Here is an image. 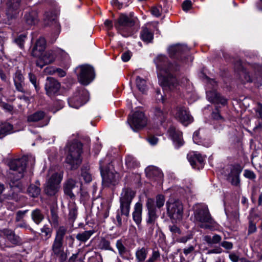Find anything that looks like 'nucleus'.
Instances as JSON below:
<instances>
[{
  "label": "nucleus",
  "instance_id": "obj_58",
  "mask_svg": "<svg viewBox=\"0 0 262 262\" xmlns=\"http://www.w3.org/2000/svg\"><path fill=\"white\" fill-rule=\"evenodd\" d=\"M151 14L158 17H159L161 14L162 8L161 7H153L151 9Z\"/></svg>",
  "mask_w": 262,
  "mask_h": 262
},
{
  "label": "nucleus",
  "instance_id": "obj_3",
  "mask_svg": "<svg viewBox=\"0 0 262 262\" xmlns=\"http://www.w3.org/2000/svg\"><path fill=\"white\" fill-rule=\"evenodd\" d=\"M26 165L25 158L12 159L9 162L10 169L8 177L11 181L10 185L11 188L19 187V183L17 182L23 177Z\"/></svg>",
  "mask_w": 262,
  "mask_h": 262
},
{
  "label": "nucleus",
  "instance_id": "obj_64",
  "mask_svg": "<svg viewBox=\"0 0 262 262\" xmlns=\"http://www.w3.org/2000/svg\"><path fill=\"white\" fill-rule=\"evenodd\" d=\"M212 117L216 120H223V117L221 116L217 110L212 112Z\"/></svg>",
  "mask_w": 262,
  "mask_h": 262
},
{
  "label": "nucleus",
  "instance_id": "obj_56",
  "mask_svg": "<svg viewBox=\"0 0 262 262\" xmlns=\"http://www.w3.org/2000/svg\"><path fill=\"white\" fill-rule=\"evenodd\" d=\"M244 176L250 180H254L256 177L253 171L248 169H245L244 170Z\"/></svg>",
  "mask_w": 262,
  "mask_h": 262
},
{
  "label": "nucleus",
  "instance_id": "obj_54",
  "mask_svg": "<svg viewBox=\"0 0 262 262\" xmlns=\"http://www.w3.org/2000/svg\"><path fill=\"white\" fill-rule=\"evenodd\" d=\"M16 223V228H20L24 229L25 230H31V228L30 227V226L27 224V222L25 220Z\"/></svg>",
  "mask_w": 262,
  "mask_h": 262
},
{
  "label": "nucleus",
  "instance_id": "obj_55",
  "mask_svg": "<svg viewBox=\"0 0 262 262\" xmlns=\"http://www.w3.org/2000/svg\"><path fill=\"white\" fill-rule=\"evenodd\" d=\"M29 78L30 81L33 84L36 91H38L39 90V88L37 84L36 76L32 73H30L29 74Z\"/></svg>",
  "mask_w": 262,
  "mask_h": 262
},
{
  "label": "nucleus",
  "instance_id": "obj_30",
  "mask_svg": "<svg viewBox=\"0 0 262 262\" xmlns=\"http://www.w3.org/2000/svg\"><path fill=\"white\" fill-rule=\"evenodd\" d=\"M187 159L192 166L194 167L198 163L202 164L204 162V157L199 153L191 152L187 155Z\"/></svg>",
  "mask_w": 262,
  "mask_h": 262
},
{
  "label": "nucleus",
  "instance_id": "obj_22",
  "mask_svg": "<svg viewBox=\"0 0 262 262\" xmlns=\"http://www.w3.org/2000/svg\"><path fill=\"white\" fill-rule=\"evenodd\" d=\"M46 119V123L42 125H46L49 122V119L47 118L46 113L43 111H37L27 117L28 122H37L43 119Z\"/></svg>",
  "mask_w": 262,
  "mask_h": 262
},
{
  "label": "nucleus",
  "instance_id": "obj_20",
  "mask_svg": "<svg viewBox=\"0 0 262 262\" xmlns=\"http://www.w3.org/2000/svg\"><path fill=\"white\" fill-rule=\"evenodd\" d=\"M116 247L118 249L119 255L122 259L129 260L132 258L130 250L125 247L122 239L117 241Z\"/></svg>",
  "mask_w": 262,
  "mask_h": 262
},
{
  "label": "nucleus",
  "instance_id": "obj_63",
  "mask_svg": "<svg viewBox=\"0 0 262 262\" xmlns=\"http://www.w3.org/2000/svg\"><path fill=\"white\" fill-rule=\"evenodd\" d=\"M121 215H122V214L121 213L120 210H118L117 211V215H116V220H117V225L118 227H121L122 224Z\"/></svg>",
  "mask_w": 262,
  "mask_h": 262
},
{
  "label": "nucleus",
  "instance_id": "obj_42",
  "mask_svg": "<svg viewBox=\"0 0 262 262\" xmlns=\"http://www.w3.org/2000/svg\"><path fill=\"white\" fill-rule=\"evenodd\" d=\"M40 189L36 185L31 184L28 189V193L33 198L37 197L40 194Z\"/></svg>",
  "mask_w": 262,
  "mask_h": 262
},
{
  "label": "nucleus",
  "instance_id": "obj_13",
  "mask_svg": "<svg viewBox=\"0 0 262 262\" xmlns=\"http://www.w3.org/2000/svg\"><path fill=\"white\" fill-rule=\"evenodd\" d=\"M243 170V167L239 164L231 165L227 176L228 180L232 185L237 186L240 183L239 176Z\"/></svg>",
  "mask_w": 262,
  "mask_h": 262
},
{
  "label": "nucleus",
  "instance_id": "obj_9",
  "mask_svg": "<svg viewBox=\"0 0 262 262\" xmlns=\"http://www.w3.org/2000/svg\"><path fill=\"white\" fill-rule=\"evenodd\" d=\"M166 205L168 215L171 219L175 221H180L182 219L183 207L180 201L169 200Z\"/></svg>",
  "mask_w": 262,
  "mask_h": 262
},
{
  "label": "nucleus",
  "instance_id": "obj_47",
  "mask_svg": "<svg viewBox=\"0 0 262 262\" xmlns=\"http://www.w3.org/2000/svg\"><path fill=\"white\" fill-rule=\"evenodd\" d=\"M41 232L42 234V236L45 237L46 240L48 239L51 236L52 229L47 225L43 226L41 229Z\"/></svg>",
  "mask_w": 262,
  "mask_h": 262
},
{
  "label": "nucleus",
  "instance_id": "obj_10",
  "mask_svg": "<svg viewBox=\"0 0 262 262\" xmlns=\"http://www.w3.org/2000/svg\"><path fill=\"white\" fill-rule=\"evenodd\" d=\"M136 18L134 17L133 13L129 15L121 13L114 24L115 27L118 30H125L131 28L135 24Z\"/></svg>",
  "mask_w": 262,
  "mask_h": 262
},
{
  "label": "nucleus",
  "instance_id": "obj_2",
  "mask_svg": "<svg viewBox=\"0 0 262 262\" xmlns=\"http://www.w3.org/2000/svg\"><path fill=\"white\" fill-rule=\"evenodd\" d=\"M100 169L104 186H115L119 183L120 174L114 170L110 157H106L100 161Z\"/></svg>",
  "mask_w": 262,
  "mask_h": 262
},
{
  "label": "nucleus",
  "instance_id": "obj_59",
  "mask_svg": "<svg viewBox=\"0 0 262 262\" xmlns=\"http://www.w3.org/2000/svg\"><path fill=\"white\" fill-rule=\"evenodd\" d=\"M192 8V3L190 1L186 0L182 4L183 10L185 11H187Z\"/></svg>",
  "mask_w": 262,
  "mask_h": 262
},
{
  "label": "nucleus",
  "instance_id": "obj_28",
  "mask_svg": "<svg viewBox=\"0 0 262 262\" xmlns=\"http://www.w3.org/2000/svg\"><path fill=\"white\" fill-rule=\"evenodd\" d=\"M142 204L140 202L135 204L133 212V219L137 225H139L142 221Z\"/></svg>",
  "mask_w": 262,
  "mask_h": 262
},
{
  "label": "nucleus",
  "instance_id": "obj_46",
  "mask_svg": "<svg viewBox=\"0 0 262 262\" xmlns=\"http://www.w3.org/2000/svg\"><path fill=\"white\" fill-rule=\"evenodd\" d=\"M235 68L236 70L241 72L242 74L245 75V80L247 82H252V79L249 75L247 74L246 71L243 69V67L241 64V61L237 62L235 65Z\"/></svg>",
  "mask_w": 262,
  "mask_h": 262
},
{
  "label": "nucleus",
  "instance_id": "obj_18",
  "mask_svg": "<svg viewBox=\"0 0 262 262\" xmlns=\"http://www.w3.org/2000/svg\"><path fill=\"white\" fill-rule=\"evenodd\" d=\"M145 171L146 177L151 180L161 181L163 177L161 170L154 166H148Z\"/></svg>",
  "mask_w": 262,
  "mask_h": 262
},
{
  "label": "nucleus",
  "instance_id": "obj_50",
  "mask_svg": "<svg viewBox=\"0 0 262 262\" xmlns=\"http://www.w3.org/2000/svg\"><path fill=\"white\" fill-rule=\"evenodd\" d=\"M165 203V197L162 194H158L156 197V205L158 208L162 207Z\"/></svg>",
  "mask_w": 262,
  "mask_h": 262
},
{
  "label": "nucleus",
  "instance_id": "obj_49",
  "mask_svg": "<svg viewBox=\"0 0 262 262\" xmlns=\"http://www.w3.org/2000/svg\"><path fill=\"white\" fill-rule=\"evenodd\" d=\"M28 212V210H19L16 212L15 222H19L24 221L26 214Z\"/></svg>",
  "mask_w": 262,
  "mask_h": 262
},
{
  "label": "nucleus",
  "instance_id": "obj_8",
  "mask_svg": "<svg viewBox=\"0 0 262 262\" xmlns=\"http://www.w3.org/2000/svg\"><path fill=\"white\" fill-rule=\"evenodd\" d=\"M195 219L197 221L201 223L200 227L202 228L210 229L215 224V222L211 217L209 210L207 207H202L196 210Z\"/></svg>",
  "mask_w": 262,
  "mask_h": 262
},
{
  "label": "nucleus",
  "instance_id": "obj_23",
  "mask_svg": "<svg viewBox=\"0 0 262 262\" xmlns=\"http://www.w3.org/2000/svg\"><path fill=\"white\" fill-rule=\"evenodd\" d=\"M168 133L173 142L178 146L183 144L182 133L181 132L177 130L175 127L172 126L168 129Z\"/></svg>",
  "mask_w": 262,
  "mask_h": 262
},
{
  "label": "nucleus",
  "instance_id": "obj_16",
  "mask_svg": "<svg viewBox=\"0 0 262 262\" xmlns=\"http://www.w3.org/2000/svg\"><path fill=\"white\" fill-rule=\"evenodd\" d=\"M60 88V83L53 78H48L45 85L47 94L51 97L58 92Z\"/></svg>",
  "mask_w": 262,
  "mask_h": 262
},
{
  "label": "nucleus",
  "instance_id": "obj_44",
  "mask_svg": "<svg viewBox=\"0 0 262 262\" xmlns=\"http://www.w3.org/2000/svg\"><path fill=\"white\" fill-rule=\"evenodd\" d=\"M62 179V175L60 173L57 172L54 173L51 177L48 179V181L51 180V183L52 184H56V185L59 186L61 180Z\"/></svg>",
  "mask_w": 262,
  "mask_h": 262
},
{
  "label": "nucleus",
  "instance_id": "obj_4",
  "mask_svg": "<svg viewBox=\"0 0 262 262\" xmlns=\"http://www.w3.org/2000/svg\"><path fill=\"white\" fill-rule=\"evenodd\" d=\"M66 151V163L71 166L72 169L77 168L82 161V144L77 141L69 143Z\"/></svg>",
  "mask_w": 262,
  "mask_h": 262
},
{
  "label": "nucleus",
  "instance_id": "obj_48",
  "mask_svg": "<svg viewBox=\"0 0 262 262\" xmlns=\"http://www.w3.org/2000/svg\"><path fill=\"white\" fill-rule=\"evenodd\" d=\"M160 259V253L158 250H154L147 262H156Z\"/></svg>",
  "mask_w": 262,
  "mask_h": 262
},
{
  "label": "nucleus",
  "instance_id": "obj_21",
  "mask_svg": "<svg viewBox=\"0 0 262 262\" xmlns=\"http://www.w3.org/2000/svg\"><path fill=\"white\" fill-rule=\"evenodd\" d=\"M13 81L15 89L18 92L25 93L24 86L25 85L24 77L21 73V71L17 70L14 76Z\"/></svg>",
  "mask_w": 262,
  "mask_h": 262
},
{
  "label": "nucleus",
  "instance_id": "obj_53",
  "mask_svg": "<svg viewBox=\"0 0 262 262\" xmlns=\"http://www.w3.org/2000/svg\"><path fill=\"white\" fill-rule=\"evenodd\" d=\"M257 230L256 223L250 220L249 222V226L248 230V234L250 235L255 233Z\"/></svg>",
  "mask_w": 262,
  "mask_h": 262
},
{
  "label": "nucleus",
  "instance_id": "obj_31",
  "mask_svg": "<svg viewBox=\"0 0 262 262\" xmlns=\"http://www.w3.org/2000/svg\"><path fill=\"white\" fill-rule=\"evenodd\" d=\"M148 253V249L147 247H143L137 248L135 252L137 262H144L147 258Z\"/></svg>",
  "mask_w": 262,
  "mask_h": 262
},
{
  "label": "nucleus",
  "instance_id": "obj_36",
  "mask_svg": "<svg viewBox=\"0 0 262 262\" xmlns=\"http://www.w3.org/2000/svg\"><path fill=\"white\" fill-rule=\"evenodd\" d=\"M94 233L95 231L94 230L85 231L78 233L76 236V238L78 241L85 243L90 239Z\"/></svg>",
  "mask_w": 262,
  "mask_h": 262
},
{
  "label": "nucleus",
  "instance_id": "obj_39",
  "mask_svg": "<svg viewBox=\"0 0 262 262\" xmlns=\"http://www.w3.org/2000/svg\"><path fill=\"white\" fill-rule=\"evenodd\" d=\"M56 16L51 11L47 12L43 16V24L45 26H49L55 23Z\"/></svg>",
  "mask_w": 262,
  "mask_h": 262
},
{
  "label": "nucleus",
  "instance_id": "obj_25",
  "mask_svg": "<svg viewBox=\"0 0 262 262\" xmlns=\"http://www.w3.org/2000/svg\"><path fill=\"white\" fill-rule=\"evenodd\" d=\"M167 111L164 107H156L154 111V118L155 121L160 123H163L167 118Z\"/></svg>",
  "mask_w": 262,
  "mask_h": 262
},
{
  "label": "nucleus",
  "instance_id": "obj_33",
  "mask_svg": "<svg viewBox=\"0 0 262 262\" xmlns=\"http://www.w3.org/2000/svg\"><path fill=\"white\" fill-rule=\"evenodd\" d=\"M13 132V125L9 123H0V139Z\"/></svg>",
  "mask_w": 262,
  "mask_h": 262
},
{
  "label": "nucleus",
  "instance_id": "obj_61",
  "mask_svg": "<svg viewBox=\"0 0 262 262\" xmlns=\"http://www.w3.org/2000/svg\"><path fill=\"white\" fill-rule=\"evenodd\" d=\"M130 57L131 53L129 51H127L122 54L121 58L124 62H127L130 59Z\"/></svg>",
  "mask_w": 262,
  "mask_h": 262
},
{
  "label": "nucleus",
  "instance_id": "obj_43",
  "mask_svg": "<svg viewBox=\"0 0 262 262\" xmlns=\"http://www.w3.org/2000/svg\"><path fill=\"white\" fill-rule=\"evenodd\" d=\"M98 247L101 250H110L114 251V249L111 247L110 245V241L103 238H102L98 245Z\"/></svg>",
  "mask_w": 262,
  "mask_h": 262
},
{
  "label": "nucleus",
  "instance_id": "obj_14",
  "mask_svg": "<svg viewBox=\"0 0 262 262\" xmlns=\"http://www.w3.org/2000/svg\"><path fill=\"white\" fill-rule=\"evenodd\" d=\"M20 0H8L6 3V14L8 18H13L20 12Z\"/></svg>",
  "mask_w": 262,
  "mask_h": 262
},
{
  "label": "nucleus",
  "instance_id": "obj_62",
  "mask_svg": "<svg viewBox=\"0 0 262 262\" xmlns=\"http://www.w3.org/2000/svg\"><path fill=\"white\" fill-rule=\"evenodd\" d=\"M256 114L258 117L262 119V104L258 103L255 108Z\"/></svg>",
  "mask_w": 262,
  "mask_h": 262
},
{
  "label": "nucleus",
  "instance_id": "obj_40",
  "mask_svg": "<svg viewBox=\"0 0 262 262\" xmlns=\"http://www.w3.org/2000/svg\"><path fill=\"white\" fill-rule=\"evenodd\" d=\"M203 240L208 245H212L220 243L222 237L218 234H214L213 236L205 235L203 237Z\"/></svg>",
  "mask_w": 262,
  "mask_h": 262
},
{
  "label": "nucleus",
  "instance_id": "obj_7",
  "mask_svg": "<svg viewBox=\"0 0 262 262\" xmlns=\"http://www.w3.org/2000/svg\"><path fill=\"white\" fill-rule=\"evenodd\" d=\"M89 93L83 88H78L68 99L70 107L78 108L85 104L89 100Z\"/></svg>",
  "mask_w": 262,
  "mask_h": 262
},
{
  "label": "nucleus",
  "instance_id": "obj_26",
  "mask_svg": "<svg viewBox=\"0 0 262 262\" xmlns=\"http://www.w3.org/2000/svg\"><path fill=\"white\" fill-rule=\"evenodd\" d=\"M76 181L72 179H68L64 183V193L71 199H74L75 198V195L73 190L76 188Z\"/></svg>",
  "mask_w": 262,
  "mask_h": 262
},
{
  "label": "nucleus",
  "instance_id": "obj_15",
  "mask_svg": "<svg viewBox=\"0 0 262 262\" xmlns=\"http://www.w3.org/2000/svg\"><path fill=\"white\" fill-rule=\"evenodd\" d=\"M175 116L185 126L190 123L193 120L192 117L185 107H178Z\"/></svg>",
  "mask_w": 262,
  "mask_h": 262
},
{
  "label": "nucleus",
  "instance_id": "obj_27",
  "mask_svg": "<svg viewBox=\"0 0 262 262\" xmlns=\"http://www.w3.org/2000/svg\"><path fill=\"white\" fill-rule=\"evenodd\" d=\"M24 20L29 26L36 25L38 22V14L36 11L27 12L24 15Z\"/></svg>",
  "mask_w": 262,
  "mask_h": 262
},
{
  "label": "nucleus",
  "instance_id": "obj_57",
  "mask_svg": "<svg viewBox=\"0 0 262 262\" xmlns=\"http://www.w3.org/2000/svg\"><path fill=\"white\" fill-rule=\"evenodd\" d=\"M77 214V209L75 208H72L70 210L69 214V220L73 222L76 218Z\"/></svg>",
  "mask_w": 262,
  "mask_h": 262
},
{
  "label": "nucleus",
  "instance_id": "obj_60",
  "mask_svg": "<svg viewBox=\"0 0 262 262\" xmlns=\"http://www.w3.org/2000/svg\"><path fill=\"white\" fill-rule=\"evenodd\" d=\"M195 246L190 245L188 247H186L183 249V252L185 255H187L189 254H191L194 251Z\"/></svg>",
  "mask_w": 262,
  "mask_h": 262
},
{
  "label": "nucleus",
  "instance_id": "obj_19",
  "mask_svg": "<svg viewBox=\"0 0 262 262\" xmlns=\"http://www.w3.org/2000/svg\"><path fill=\"white\" fill-rule=\"evenodd\" d=\"M46 41L43 37H39L36 41L32 51V55L36 57H41L46 49Z\"/></svg>",
  "mask_w": 262,
  "mask_h": 262
},
{
  "label": "nucleus",
  "instance_id": "obj_34",
  "mask_svg": "<svg viewBox=\"0 0 262 262\" xmlns=\"http://www.w3.org/2000/svg\"><path fill=\"white\" fill-rule=\"evenodd\" d=\"M57 55V52L54 50L47 51L45 54L41 57V59L45 64H50L55 59Z\"/></svg>",
  "mask_w": 262,
  "mask_h": 262
},
{
  "label": "nucleus",
  "instance_id": "obj_12",
  "mask_svg": "<svg viewBox=\"0 0 262 262\" xmlns=\"http://www.w3.org/2000/svg\"><path fill=\"white\" fill-rule=\"evenodd\" d=\"M79 70L78 79L83 85H88L94 78L93 68L88 65L81 66L77 68Z\"/></svg>",
  "mask_w": 262,
  "mask_h": 262
},
{
  "label": "nucleus",
  "instance_id": "obj_45",
  "mask_svg": "<svg viewBox=\"0 0 262 262\" xmlns=\"http://www.w3.org/2000/svg\"><path fill=\"white\" fill-rule=\"evenodd\" d=\"M136 85L141 92H144L146 89L145 80L139 76L136 78Z\"/></svg>",
  "mask_w": 262,
  "mask_h": 262
},
{
  "label": "nucleus",
  "instance_id": "obj_24",
  "mask_svg": "<svg viewBox=\"0 0 262 262\" xmlns=\"http://www.w3.org/2000/svg\"><path fill=\"white\" fill-rule=\"evenodd\" d=\"M207 97L208 100L211 102L216 103H221L225 105L227 102V100L222 97L219 93L215 90L207 91L206 92Z\"/></svg>",
  "mask_w": 262,
  "mask_h": 262
},
{
  "label": "nucleus",
  "instance_id": "obj_52",
  "mask_svg": "<svg viewBox=\"0 0 262 262\" xmlns=\"http://www.w3.org/2000/svg\"><path fill=\"white\" fill-rule=\"evenodd\" d=\"M81 176L86 183L91 182L92 180V176L86 169H82Z\"/></svg>",
  "mask_w": 262,
  "mask_h": 262
},
{
  "label": "nucleus",
  "instance_id": "obj_17",
  "mask_svg": "<svg viewBox=\"0 0 262 262\" xmlns=\"http://www.w3.org/2000/svg\"><path fill=\"white\" fill-rule=\"evenodd\" d=\"M146 207L148 209V219L147 223L148 224H154L158 217L156 214V208L155 206L154 199L148 198L146 202Z\"/></svg>",
  "mask_w": 262,
  "mask_h": 262
},
{
  "label": "nucleus",
  "instance_id": "obj_37",
  "mask_svg": "<svg viewBox=\"0 0 262 262\" xmlns=\"http://www.w3.org/2000/svg\"><path fill=\"white\" fill-rule=\"evenodd\" d=\"M59 186L52 184L51 181H48L45 188L46 193L50 196L55 195L58 190Z\"/></svg>",
  "mask_w": 262,
  "mask_h": 262
},
{
  "label": "nucleus",
  "instance_id": "obj_11",
  "mask_svg": "<svg viewBox=\"0 0 262 262\" xmlns=\"http://www.w3.org/2000/svg\"><path fill=\"white\" fill-rule=\"evenodd\" d=\"M130 127L134 131H137L145 127L147 124V118L142 112H135L128 120Z\"/></svg>",
  "mask_w": 262,
  "mask_h": 262
},
{
  "label": "nucleus",
  "instance_id": "obj_29",
  "mask_svg": "<svg viewBox=\"0 0 262 262\" xmlns=\"http://www.w3.org/2000/svg\"><path fill=\"white\" fill-rule=\"evenodd\" d=\"M187 50L186 46L177 44L170 46L168 49V52L171 57H178L180 54L185 53Z\"/></svg>",
  "mask_w": 262,
  "mask_h": 262
},
{
  "label": "nucleus",
  "instance_id": "obj_41",
  "mask_svg": "<svg viewBox=\"0 0 262 262\" xmlns=\"http://www.w3.org/2000/svg\"><path fill=\"white\" fill-rule=\"evenodd\" d=\"M125 164L129 168H134L138 167L139 163L132 156H127L125 158Z\"/></svg>",
  "mask_w": 262,
  "mask_h": 262
},
{
  "label": "nucleus",
  "instance_id": "obj_5",
  "mask_svg": "<svg viewBox=\"0 0 262 262\" xmlns=\"http://www.w3.org/2000/svg\"><path fill=\"white\" fill-rule=\"evenodd\" d=\"M67 231L64 226H60L56 232V235L53 242L51 250L52 256L58 257L60 262H64L67 259V254L64 251L63 238Z\"/></svg>",
  "mask_w": 262,
  "mask_h": 262
},
{
  "label": "nucleus",
  "instance_id": "obj_35",
  "mask_svg": "<svg viewBox=\"0 0 262 262\" xmlns=\"http://www.w3.org/2000/svg\"><path fill=\"white\" fill-rule=\"evenodd\" d=\"M4 234L6 238L13 244H17L20 242V238L14 232L10 229H5Z\"/></svg>",
  "mask_w": 262,
  "mask_h": 262
},
{
  "label": "nucleus",
  "instance_id": "obj_32",
  "mask_svg": "<svg viewBox=\"0 0 262 262\" xmlns=\"http://www.w3.org/2000/svg\"><path fill=\"white\" fill-rule=\"evenodd\" d=\"M140 38L146 43L151 42L154 38V33L147 27H143L140 32Z\"/></svg>",
  "mask_w": 262,
  "mask_h": 262
},
{
  "label": "nucleus",
  "instance_id": "obj_51",
  "mask_svg": "<svg viewBox=\"0 0 262 262\" xmlns=\"http://www.w3.org/2000/svg\"><path fill=\"white\" fill-rule=\"evenodd\" d=\"M26 38V34H20L17 36L14 40L15 42L20 48H22L24 47V42Z\"/></svg>",
  "mask_w": 262,
  "mask_h": 262
},
{
  "label": "nucleus",
  "instance_id": "obj_1",
  "mask_svg": "<svg viewBox=\"0 0 262 262\" xmlns=\"http://www.w3.org/2000/svg\"><path fill=\"white\" fill-rule=\"evenodd\" d=\"M154 61L158 70L159 82L163 90H174L178 83L172 73L178 70L177 66L170 63L167 58L162 55L158 56Z\"/></svg>",
  "mask_w": 262,
  "mask_h": 262
},
{
  "label": "nucleus",
  "instance_id": "obj_6",
  "mask_svg": "<svg viewBox=\"0 0 262 262\" xmlns=\"http://www.w3.org/2000/svg\"><path fill=\"white\" fill-rule=\"evenodd\" d=\"M135 196V192L130 188H124L120 196V209L121 214L128 216L130 206L133 199Z\"/></svg>",
  "mask_w": 262,
  "mask_h": 262
},
{
  "label": "nucleus",
  "instance_id": "obj_38",
  "mask_svg": "<svg viewBox=\"0 0 262 262\" xmlns=\"http://www.w3.org/2000/svg\"><path fill=\"white\" fill-rule=\"evenodd\" d=\"M31 218L35 224L38 225L44 219V215L40 209H35L31 212Z\"/></svg>",
  "mask_w": 262,
  "mask_h": 262
}]
</instances>
